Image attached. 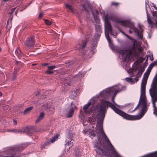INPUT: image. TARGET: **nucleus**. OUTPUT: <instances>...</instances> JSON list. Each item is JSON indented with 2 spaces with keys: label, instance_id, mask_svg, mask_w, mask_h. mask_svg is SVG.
<instances>
[{
  "label": "nucleus",
  "instance_id": "nucleus-1",
  "mask_svg": "<svg viewBox=\"0 0 157 157\" xmlns=\"http://www.w3.org/2000/svg\"><path fill=\"white\" fill-rule=\"evenodd\" d=\"M146 81L143 80L141 84L140 89V96L137 106L133 110H132L133 105L129 106L131 107L129 110V113L133 112L139 107L141 109V113L138 115H131L127 114L118 109L121 106L117 104L114 102V99L117 93L121 91V89H118L117 86H113L105 89L100 93V94L102 96H112V101L114 105L108 101H104L102 105H104L103 109L101 108V111H104L105 109L109 106L111 107L116 113L122 116L125 119L129 120H136L141 119L144 116L147 110V102L145 96V89Z\"/></svg>",
  "mask_w": 157,
  "mask_h": 157
},
{
  "label": "nucleus",
  "instance_id": "nucleus-2",
  "mask_svg": "<svg viewBox=\"0 0 157 157\" xmlns=\"http://www.w3.org/2000/svg\"><path fill=\"white\" fill-rule=\"evenodd\" d=\"M24 148V145L9 147L5 151L4 153L6 155H11V156H7L0 155V157H20V155H16L18 151H21Z\"/></svg>",
  "mask_w": 157,
  "mask_h": 157
},
{
  "label": "nucleus",
  "instance_id": "nucleus-3",
  "mask_svg": "<svg viewBox=\"0 0 157 157\" xmlns=\"http://www.w3.org/2000/svg\"><path fill=\"white\" fill-rule=\"evenodd\" d=\"M0 128V132L14 133H24L28 136H31L32 128Z\"/></svg>",
  "mask_w": 157,
  "mask_h": 157
},
{
  "label": "nucleus",
  "instance_id": "nucleus-4",
  "mask_svg": "<svg viewBox=\"0 0 157 157\" xmlns=\"http://www.w3.org/2000/svg\"><path fill=\"white\" fill-rule=\"evenodd\" d=\"M120 23L121 25L124 26L128 27L130 29H132L140 38L141 39L142 38V32L143 29L140 24L138 25L140 29V30L139 31L135 27L133 24L129 21H120Z\"/></svg>",
  "mask_w": 157,
  "mask_h": 157
},
{
  "label": "nucleus",
  "instance_id": "nucleus-5",
  "mask_svg": "<svg viewBox=\"0 0 157 157\" xmlns=\"http://www.w3.org/2000/svg\"><path fill=\"white\" fill-rule=\"evenodd\" d=\"M104 101H102L101 105H98L96 108H94V107H92L89 109H88V108L89 106L91 105V103L90 102H88L87 104L84 105L83 107V109L84 111V112L86 114H89L91 112L95 111L96 109H98L99 112L101 114H103L105 113L106 109V108L104 111H101V108L103 109L104 106V105H102V102Z\"/></svg>",
  "mask_w": 157,
  "mask_h": 157
},
{
  "label": "nucleus",
  "instance_id": "nucleus-6",
  "mask_svg": "<svg viewBox=\"0 0 157 157\" xmlns=\"http://www.w3.org/2000/svg\"><path fill=\"white\" fill-rule=\"evenodd\" d=\"M105 32L106 37L108 42L109 45L112 44L111 41L109 36V34L112 33V29L110 24L107 19L105 20Z\"/></svg>",
  "mask_w": 157,
  "mask_h": 157
},
{
  "label": "nucleus",
  "instance_id": "nucleus-7",
  "mask_svg": "<svg viewBox=\"0 0 157 157\" xmlns=\"http://www.w3.org/2000/svg\"><path fill=\"white\" fill-rule=\"evenodd\" d=\"M66 139L65 141V145H71V146H73V143L71 141L73 140L72 137L74 135V133L72 132L71 130H70L68 128L67 129L66 132Z\"/></svg>",
  "mask_w": 157,
  "mask_h": 157
},
{
  "label": "nucleus",
  "instance_id": "nucleus-8",
  "mask_svg": "<svg viewBox=\"0 0 157 157\" xmlns=\"http://www.w3.org/2000/svg\"><path fill=\"white\" fill-rule=\"evenodd\" d=\"M136 51L135 49H133L132 50H123L121 52V54L122 55L123 59L124 61H126L128 60L129 59L130 56L132 55H135Z\"/></svg>",
  "mask_w": 157,
  "mask_h": 157
},
{
  "label": "nucleus",
  "instance_id": "nucleus-9",
  "mask_svg": "<svg viewBox=\"0 0 157 157\" xmlns=\"http://www.w3.org/2000/svg\"><path fill=\"white\" fill-rule=\"evenodd\" d=\"M147 16V21L148 23L151 27L156 26L157 27V14L156 13L153 14V20L152 21L149 18L148 15Z\"/></svg>",
  "mask_w": 157,
  "mask_h": 157
},
{
  "label": "nucleus",
  "instance_id": "nucleus-10",
  "mask_svg": "<svg viewBox=\"0 0 157 157\" xmlns=\"http://www.w3.org/2000/svg\"><path fill=\"white\" fill-rule=\"evenodd\" d=\"M69 107L70 109L67 115V117L68 118H70L72 117L74 113V109L76 108V106L73 105L72 103H71V105Z\"/></svg>",
  "mask_w": 157,
  "mask_h": 157
},
{
  "label": "nucleus",
  "instance_id": "nucleus-11",
  "mask_svg": "<svg viewBox=\"0 0 157 157\" xmlns=\"http://www.w3.org/2000/svg\"><path fill=\"white\" fill-rule=\"evenodd\" d=\"M34 44V40L32 37H31L28 38L25 42L26 45L29 47H32Z\"/></svg>",
  "mask_w": 157,
  "mask_h": 157
},
{
  "label": "nucleus",
  "instance_id": "nucleus-12",
  "mask_svg": "<svg viewBox=\"0 0 157 157\" xmlns=\"http://www.w3.org/2000/svg\"><path fill=\"white\" fill-rule=\"evenodd\" d=\"M154 65L152 63L150 65V66H149L147 70V71L145 73V74L146 75V78H143L142 80V82L143 81V80H145L146 81V83H147V78L148 76V75L152 68V67H154ZM142 82H141L142 83Z\"/></svg>",
  "mask_w": 157,
  "mask_h": 157
},
{
  "label": "nucleus",
  "instance_id": "nucleus-13",
  "mask_svg": "<svg viewBox=\"0 0 157 157\" xmlns=\"http://www.w3.org/2000/svg\"><path fill=\"white\" fill-rule=\"evenodd\" d=\"M59 136V134H57L56 135H54L53 137L50 139V141H48L44 144V145L46 146L49 144L50 143H52L55 141L57 140L58 137Z\"/></svg>",
  "mask_w": 157,
  "mask_h": 157
},
{
  "label": "nucleus",
  "instance_id": "nucleus-14",
  "mask_svg": "<svg viewBox=\"0 0 157 157\" xmlns=\"http://www.w3.org/2000/svg\"><path fill=\"white\" fill-rule=\"evenodd\" d=\"M92 13L94 19L97 20V22H98L99 21V19L98 17V11L96 10H94L92 11Z\"/></svg>",
  "mask_w": 157,
  "mask_h": 157
},
{
  "label": "nucleus",
  "instance_id": "nucleus-15",
  "mask_svg": "<svg viewBox=\"0 0 157 157\" xmlns=\"http://www.w3.org/2000/svg\"><path fill=\"white\" fill-rule=\"evenodd\" d=\"M44 117V113L43 112L41 113L38 117V118L36 120L35 122L36 123H37L39 122L40 121L42 120Z\"/></svg>",
  "mask_w": 157,
  "mask_h": 157
},
{
  "label": "nucleus",
  "instance_id": "nucleus-16",
  "mask_svg": "<svg viewBox=\"0 0 157 157\" xmlns=\"http://www.w3.org/2000/svg\"><path fill=\"white\" fill-rule=\"evenodd\" d=\"M87 43L86 42H85L83 43L82 45V46H81L79 44H78L77 45V47L79 49H82V50L83 49L85 48L86 45Z\"/></svg>",
  "mask_w": 157,
  "mask_h": 157
},
{
  "label": "nucleus",
  "instance_id": "nucleus-17",
  "mask_svg": "<svg viewBox=\"0 0 157 157\" xmlns=\"http://www.w3.org/2000/svg\"><path fill=\"white\" fill-rule=\"evenodd\" d=\"M33 107L31 106L27 108L23 112V114H27L29 113L33 109Z\"/></svg>",
  "mask_w": 157,
  "mask_h": 157
},
{
  "label": "nucleus",
  "instance_id": "nucleus-18",
  "mask_svg": "<svg viewBox=\"0 0 157 157\" xmlns=\"http://www.w3.org/2000/svg\"><path fill=\"white\" fill-rule=\"evenodd\" d=\"M142 71H139L138 73L137 74L136 76L135 79L136 82H137L138 81V80H139L138 78H139L141 76V75L142 73Z\"/></svg>",
  "mask_w": 157,
  "mask_h": 157
},
{
  "label": "nucleus",
  "instance_id": "nucleus-19",
  "mask_svg": "<svg viewBox=\"0 0 157 157\" xmlns=\"http://www.w3.org/2000/svg\"><path fill=\"white\" fill-rule=\"evenodd\" d=\"M96 33L98 35V36H100L101 33V28L99 26H97L96 27Z\"/></svg>",
  "mask_w": 157,
  "mask_h": 157
},
{
  "label": "nucleus",
  "instance_id": "nucleus-20",
  "mask_svg": "<svg viewBox=\"0 0 157 157\" xmlns=\"http://www.w3.org/2000/svg\"><path fill=\"white\" fill-rule=\"evenodd\" d=\"M125 80L128 82L131 83H133L135 82V79L130 78H125Z\"/></svg>",
  "mask_w": 157,
  "mask_h": 157
},
{
  "label": "nucleus",
  "instance_id": "nucleus-21",
  "mask_svg": "<svg viewBox=\"0 0 157 157\" xmlns=\"http://www.w3.org/2000/svg\"><path fill=\"white\" fill-rule=\"evenodd\" d=\"M102 122L101 121H99L96 124V128H102Z\"/></svg>",
  "mask_w": 157,
  "mask_h": 157
},
{
  "label": "nucleus",
  "instance_id": "nucleus-22",
  "mask_svg": "<svg viewBox=\"0 0 157 157\" xmlns=\"http://www.w3.org/2000/svg\"><path fill=\"white\" fill-rule=\"evenodd\" d=\"M13 13L12 12H10L9 13V14H10V16L9 19L8 20V21H7V26L8 25H9V23L10 20L11 21L12 20V19L13 17H12V14Z\"/></svg>",
  "mask_w": 157,
  "mask_h": 157
},
{
  "label": "nucleus",
  "instance_id": "nucleus-23",
  "mask_svg": "<svg viewBox=\"0 0 157 157\" xmlns=\"http://www.w3.org/2000/svg\"><path fill=\"white\" fill-rule=\"evenodd\" d=\"M43 106L45 108L50 109V103H46Z\"/></svg>",
  "mask_w": 157,
  "mask_h": 157
},
{
  "label": "nucleus",
  "instance_id": "nucleus-24",
  "mask_svg": "<svg viewBox=\"0 0 157 157\" xmlns=\"http://www.w3.org/2000/svg\"><path fill=\"white\" fill-rule=\"evenodd\" d=\"M15 53L18 57L20 56L21 54V52L18 49H17L15 51Z\"/></svg>",
  "mask_w": 157,
  "mask_h": 157
},
{
  "label": "nucleus",
  "instance_id": "nucleus-25",
  "mask_svg": "<svg viewBox=\"0 0 157 157\" xmlns=\"http://www.w3.org/2000/svg\"><path fill=\"white\" fill-rule=\"evenodd\" d=\"M66 7L68 9L70 10L71 12H73V10L71 6L68 4H66Z\"/></svg>",
  "mask_w": 157,
  "mask_h": 157
},
{
  "label": "nucleus",
  "instance_id": "nucleus-26",
  "mask_svg": "<svg viewBox=\"0 0 157 157\" xmlns=\"http://www.w3.org/2000/svg\"><path fill=\"white\" fill-rule=\"evenodd\" d=\"M44 21L47 25H50L52 24V22L48 20L44 19Z\"/></svg>",
  "mask_w": 157,
  "mask_h": 157
},
{
  "label": "nucleus",
  "instance_id": "nucleus-27",
  "mask_svg": "<svg viewBox=\"0 0 157 157\" xmlns=\"http://www.w3.org/2000/svg\"><path fill=\"white\" fill-rule=\"evenodd\" d=\"M56 67L55 66H52L48 67V70H52L54 69Z\"/></svg>",
  "mask_w": 157,
  "mask_h": 157
},
{
  "label": "nucleus",
  "instance_id": "nucleus-28",
  "mask_svg": "<svg viewBox=\"0 0 157 157\" xmlns=\"http://www.w3.org/2000/svg\"><path fill=\"white\" fill-rule=\"evenodd\" d=\"M49 70H48L46 71L45 72L46 73L48 74H50V75L52 74H53V73H54L53 72L50 71Z\"/></svg>",
  "mask_w": 157,
  "mask_h": 157
},
{
  "label": "nucleus",
  "instance_id": "nucleus-29",
  "mask_svg": "<svg viewBox=\"0 0 157 157\" xmlns=\"http://www.w3.org/2000/svg\"><path fill=\"white\" fill-rule=\"evenodd\" d=\"M153 157H157V151L153 152Z\"/></svg>",
  "mask_w": 157,
  "mask_h": 157
},
{
  "label": "nucleus",
  "instance_id": "nucleus-30",
  "mask_svg": "<svg viewBox=\"0 0 157 157\" xmlns=\"http://www.w3.org/2000/svg\"><path fill=\"white\" fill-rule=\"evenodd\" d=\"M133 71H134L132 69H129V71H128V73H130V74H132V72H133Z\"/></svg>",
  "mask_w": 157,
  "mask_h": 157
},
{
  "label": "nucleus",
  "instance_id": "nucleus-31",
  "mask_svg": "<svg viewBox=\"0 0 157 157\" xmlns=\"http://www.w3.org/2000/svg\"><path fill=\"white\" fill-rule=\"evenodd\" d=\"M75 155H76V157H78V156H79L80 154H79V151H76V152H75Z\"/></svg>",
  "mask_w": 157,
  "mask_h": 157
},
{
  "label": "nucleus",
  "instance_id": "nucleus-32",
  "mask_svg": "<svg viewBox=\"0 0 157 157\" xmlns=\"http://www.w3.org/2000/svg\"><path fill=\"white\" fill-rule=\"evenodd\" d=\"M39 101H33V103L34 104L37 105L38 104Z\"/></svg>",
  "mask_w": 157,
  "mask_h": 157
},
{
  "label": "nucleus",
  "instance_id": "nucleus-33",
  "mask_svg": "<svg viewBox=\"0 0 157 157\" xmlns=\"http://www.w3.org/2000/svg\"><path fill=\"white\" fill-rule=\"evenodd\" d=\"M18 71L17 70H15L14 72H13V75H14V76H15L16 74H17V72Z\"/></svg>",
  "mask_w": 157,
  "mask_h": 157
},
{
  "label": "nucleus",
  "instance_id": "nucleus-34",
  "mask_svg": "<svg viewBox=\"0 0 157 157\" xmlns=\"http://www.w3.org/2000/svg\"><path fill=\"white\" fill-rule=\"evenodd\" d=\"M154 65H157V60L152 62Z\"/></svg>",
  "mask_w": 157,
  "mask_h": 157
},
{
  "label": "nucleus",
  "instance_id": "nucleus-35",
  "mask_svg": "<svg viewBox=\"0 0 157 157\" xmlns=\"http://www.w3.org/2000/svg\"><path fill=\"white\" fill-rule=\"evenodd\" d=\"M112 4L113 5H115V6H117L118 5V3H115V2H112Z\"/></svg>",
  "mask_w": 157,
  "mask_h": 157
},
{
  "label": "nucleus",
  "instance_id": "nucleus-36",
  "mask_svg": "<svg viewBox=\"0 0 157 157\" xmlns=\"http://www.w3.org/2000/svg\"><path fill=\"white\" fill-rule=\"evenodd\" d=\"M42 16H43V13H40L39 15V18H41V17H42Z\"/></svg>",
  "mask_w": 157,
  "mask_h": 157
},
{
  "label": "nucleus",
  "instance_id": "nucleus-37",
  "mask_svg": "<svg viewBox=\"0 0 157 157\" xmlns=\"http://www.w3.org/2000/svg\"><path fill=\"white\" fill-rule=\"evenodd\" d=\"M13 123L15 124H16L17 123V121L15 120H13Z\"/></svg>",
  "mask_w": 157,
  "mask_h": 157
},
{
  "label": "nucleus",
  "instance_id": "nucleus-38",
  "mask_svg": "<svg viewBox=\"0 0 157 157\" xmlns=\"http://www.w3.org/2000/svg\"><path fill=\"white\" fill-rule=\"evenodd\" d=\"M153 5V6L154 7V8L156 10H157V7H156V6L154 5L153 3H152Z\"/></svg>",
  "mask_w": 157,
  "mask_h": 157
},
{
  "label": "nucleus",
  "instance_id": "nucleus-39",
  "mask_svg": "<svg viewBox=\"0 0 157 157\" xmlns=\"http://www.w3.org/2000/svg\"><path fill=\"white\" fill-rule=\"evenodd\" d=\"M138 49L139 50V51L140 52H141L142 51V49L141 48H140V47H139L138 48Z\"/></svg>",
  "mask_w": 157,
  "mask_h": 157
},
{
  "label": "nucleus",
  "instance_id": "nucleus-40",
  "mask_svg": "<svg viewBox=\"0 0 157 157\" xmlns=\"http://www.w3.org/2000/svg\"><path fill=\"white\" fill-rule=\"evenodd\" d=\"M49 64L48 63H43L42 64V66H47Z\"/></svg>",
  "mask_w": 157,
  "mask_h": 157
},
{
  "label": "nucleus",
  "instance_id": "nucleus-41",
  "mask_svg": "<svg viewBox=\"0 0 157 157\" xmlns=\"http://www.w3.org/2000/svg\"><path fill=\"white\" fill-rule=\"evenodd\" d=\"M16 9L15 8H13L11 10V12H13V11L15 10Z\"/></svg>",
  "mask_w": 157,
  "mask_h": 157
},
{
  "label": "nucleus",
  "instance_id": "nucleus-42",
  "mask_svg": "<svg viewBox=\"0 0 157 157\" xmlns=\"http://www.w3.org/2000/svg\"><path fill=\"white\" fill-rule=\"evenodd\" d=\"M40 94V92L39 91H38L37 93L36 94V96H37L39 95Z\"/></svg>",
  "mask_w": 157,
  "mask_h": 157
},
{
  "label": "nucleus",
  "instance_id": "nucleus-43",
  "mask_svg": "<svg viewBox=\"0 0 157 157\" xmlns=\"http://www.w3.org/2000/svg\"><path fill=\"white\" fill-rule=\"evenodd\" d=\"M150 60L151 61L153 60V56H152L151 58V57L150 58Z\"/></svg>",
  "mask_w": 157,
  "mask_h": 157
},
{
  "label": "nucleus",
  "instance_id": "nucleus-44",
  "mask_svg": "<svg viewBox=\"0 0 157 157\" xmlns=\"http://www.w3.org/2000/svg\"><path fill=\"white\" fill-rule=\"evenodd\" d=\"M37 64V63H33L32 64V65L33 66H34V65H36Z\"/></svg>",
  "mask_w": 157,
  "mask_h": 157
},
{
  "label": "nucleus",
  "instance_id": "nucleus-45",
  "mask_svg": "<svg viewBox=\"0 0 157 157\" xmlns=\"http://www.w3.org/2000/svg\"><path fill=\"white\" fill-rule=\"evenodd\" d=\"M2 95V94L1 92H0V96H1Z\"/></svg>",
  "mask_w": 157,
  "mask_h": 157
},
{
  "label": "nucleus",
  "instance_id": "nucleus-46",
  "mask_svg": "<svg viewBox=\"0 0 157 157\" xmlns=\"http://www.w3.org/2000/svg\"><path fill=\"white\" fill-rule=\"evenodd\" d=\"M129 32L130 33H132V32L131 31V30H130L129 31Z\"/></svg>",
  "mask_w": 157,
  "mask_h": 157
},
{
  "label": "nucleus",
  "instance_id": "nucleus-47",
  "mask_svg": "<svg viewBox=\"0 0 157 157\" xmlns=\"http://www.w3.org/2000/svg\"><path fill=\"white\" fill-rule=\"evenodd\" d=\"M136 42H135L134 43V46H135V45L136 44Z\"/></svg>",
  "mask_w": 157,
  "mask_h": 157
},
{
  "label": "nucleus",
  "instance_id": "nucleus-48",
  "mask_svg": "<svg viewBox=\"0 0 157 157\" xmlns=\"http://www.w3.org/2000/svg\"><path fill=\"white\" fill-rule=\"evenodd\" d=\"M125 35L127 36V37H128V38H129V37L127 35Z\"/></svg>",
  "mask_w": 157,
  "mask_h": 157
},
{
  "label": "nucleus",
  "instance_id": "nucleus-49",
  "mask_svg": "<svg viewBox=\"0 0 157 157\" xmlns=\"http://www.w3.org/2000/svg\"><path fill=\"white\" fill-rule=\"evenodd\" d=\"M18 63V62H17V61H16V63L17 64Z\"/></svg>",
  "mask_w": 157,
  "mask_h": 157
},
{
  "label": "nucleus",
  "instance_id": "nucleus-50",
  "mask_svg": "<svg viewBox=\"0 0 157 157\" xmlns=\"http://www.w3.org/2000/svg\"><path fill=\"white\" fill-rule=\"evenodd\" d=\"M17 11H16V13H15V14H16H16H17Z\"/></svg>",
  "mask_w": 157,
  "mask_h": 157
},
{
  "label": "nucleus",
  "instance_id": "nucleus-51",
  "mask_svg": "<svg viewBox=\"0 0 157 157\" xmlns=\"http://www.w3.org/2000/svg\"><path fill=\"white\" fill-rule=\"evenodd\" d=\"M1 51V49L0 48V52Z\"/></svg>",
  "mask_w": 157,
  "mask_h": 157
},
{
  "label": "nucleus",
  "instance_id": "nucleus-52",
  "mask_svg": "<svg viewBox=\"0 0 157 157\" xmlns=\"http://www.w3.org/2000/svg\"><path fill=\"white\" fill-rule=\"evenodd\" d=\"M68 85L69 86H70V84H69V83H68Z\"/></svg>",
  "mask_w": 157,
  "mask_h": 157
},
{
  "label": "nucleus",
  "instance_id": "nucleus-53",
  "mask_svg": "<svg viewBox=\"0 0 157 157\" xmlns=\"http://www.w3.org/2000/svg\"><path fill=\"white\" fill-rule=\"evenodd\" d=\"M99 136L98 137V139L99 140Z\"/></svg>",
  "mask_w": 157,
  "mask_h": 157
},
{
  "label": "nucleus",
  "instance_id": "nucleus-54",
  "mask_svg": "<svg viewBox=\"0 0 157 157\" xmlns=\"http://www.w3.org/2000/svg\"><path fill=\"white\" fill-rule=\"evenodd\" d=\"M83 6V7L84 8V6Z\"/></svg>",
  "mask_w": 157,
  "mask_h": 157
}]
</instances>
